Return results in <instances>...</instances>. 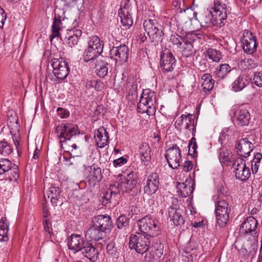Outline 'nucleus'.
<instances>
[{"instance_id":"f257e3e1","label":"nucleus","mask_w":262,"mask_h":262,"mask_svg":"<svg viewBox=\"0 0 262 262\" xmlns=\"http://www.w3.org/2000/svg\"><path fill=\"white\" fill-rule=\"evenodd\" d=\"M143 27L152 41L155 43L161 42L163 39V26L160 18L155 17L148 18L143 23Z\"/></svg>"},{"instance_id":"f03ea898","label":"nucleus","mask_w":262,"mask_h":262,"mask_svg":"<svg viewBox=\"0 0 262 262\" xmlns=\"http://www.w3.org/2000/svg\"><path fill=\"white\" fill-rule=\"evenodd\" d=\"M156 95L148 90H144L141 94L138 103V112L152 115L156 111Z\"/></svg>"},{"instance_id":"7ed1b4c3","label":"nucleus","mask_w":262,"mask_h":262,"mask_svg":"<svg viewBox=\"0 0 262 262\" xmlns=\"http://www.w3.org/2000/svg\"><path fill=\"white\" fill-rule=\"evenodd\" d=\"M137 224L139 227L137 231L148 236L155 237L160 233V228L157 221L150 216H145L139 220Z\"/></svg>"},{"instance_id":"20e7f679","label":"nucleus","mask_w":262,"mask_h":262,"mask_svg":"<svg viewBox=\"0 0 262 262\" xmlns=\"http://www.w3.org/2000/svg\"><path fill=\"white\" fill-rule=\"evenodd\" d=\"M150 237L136 231L135 234H131L129 246L131 249H134L137 252L143 254L150 247Z\"/></svg>"},{"instance_id":"39448f33","label":"nucleus","mask_w":262,"mask_h":262,"mask_svg":"<svg viewBox=\"0 0 262 262\" xmlns=\"http://www.w3.org/2000/svg\"><path fill=\"white\" fill-rule=\"evenodd\" d=\"M55 132L57 134L60 144H61L64 142L63 140L66 139L72 140L73 137L79 134L80 131L76 124L66 123L58 125Z\"/></svg>"},{"instance_id":"423d86ee","label":"nucleus","mask_w":262,"mask_h":262,"mask_svg":"<svg viewBox=\"0 0 262 262\" xmlns=\"http://www.w3.org/2000/svg\"><path fill=\"white\" fill-rule=\"evenodd\" d=\"M231 212L230 206L225 200H220L215 204V212L218 225L224 227L228 222Z\"/></svg>"},{"instance_id":"0eeeda50","label":"nucleus","mask_w":262,"mask_h":262,"mask_svg":"<svg viewBox=\"0 0 262 262\" xmlns=\"http://www.w3.org/2000/svg\"><path fill=\"white\" fill-rule=\"evenodd\" d=\"M227 0H213V7L211 8L215 18L216 21L219 23L220 27L224 25V21L227 19L228 8Z\"/></svg>"},{"instance_id":"6e6552de","label":"nucleus","mask_w":262,"mask_h":262,"mask_svg":"<svg viewBox=\"0 0 262 262\" xmlns=\"http://www.w3.org/2000/svg\"><path fill=\"white\" fill-rule=\"evenodd\" d=\"M165 158L170 167L172 169L178 168L181 160V151L177 144L166 150Z\"/></svg>"},{"instance_id":"1a4fd4ad","label":"nucleus","mask_w":262,"mask_h":262,"mask_svg":"<svg viewBox=\"0 0 262 262\" xmlns=\"http://www.w3.org/2000/svg\"><path fill=\"white\" fill-rule=\"evenodd\" d=\"M53 73L58 80H63L68 75L70 68L68 63L62 59L54 58L52 60Z\"/></svg>"},{"instance_id":"9d476101","label":"nucleus","mask_w":262,"mask_h":262,"mask_svg":"<svg viewBox=\"0 0 262 262\" xmlns=\"http://www.w3.org/2000/svg\"><path fill=\"white\" fill-rule=\"evenodd\" d=\"M242 42L243 50L247 54H252L256 51L257 43L256 37L249 30L244 31Z\"/></svg>"},{"instance_id":"9b49d317","label":"nucleus","mask_w":262,"mask_h":262,"mask_svg":"<svg viewBox=\"0 0 262 262\" xmlns=\"http://www.w3.org/2000/svg\"><path fill=\"white\" fill-rule=\"evenodd\" d=\"M233 166L235 168L234 172L236 179L244 182L250 178V170L246 166L245 160L243 158H236L233 163Z\"/></svg>"},{"instance_id":"f8f14e48","label":"nucleus","mask_w":262,"mask_h":262,"mask_svg":"<svg viewBox=\"0 0 262 262\" xmlns=\"http://www.w3.org/2000/svg\"><path fill=\"white\" fill-rule=\"evenodd\" d=\"M198 39V35L194 33H188L184 37L181 50L183 56L189 57L195 55V51L193 43Z\"/></svg>"},{"instance_id":"ddd939ff","label":"nucleus","mask_w":262,"mask_h":262,"mask_svg":"<svg viewBox=\"0 0 262 262\" xmlns=\"http://www.w3.org/2000/svg\"><path fill=\"white\" fill-rule=\"evenodd\" d=\"M160 186L159 174L156 172H152L147 177V180L143 188L144 193L148 196L156 193Z\"/></svg>"},{"instance_id":"4468645a","label":"nucleus","mask_w":262,"mask_h":262,"mask_svg":"<svg viewBox=\"0 0 262 262\" xmlns=\"http://www.w3.org/2000/svg\"><path fill=\"white\" fill-rule=\"evenodd\" d=\"M129 49L125 45L113 47L110 50V54L117 63L119 64L125 62L128 58Z\"/></svg>"},{"instance_id":"2eb2a0df","label":"nucleus","mask_w":262,"mask_h":262,"mask_svg":"<svg viewBox=\"0 0 262 262\" xmlns=\"http://www.w3.org/2000/svg\"><path fill=\"white\" fill-rule=\"evenodd\" d=\"M92 224L105 233L109 232L113 227L111 218L107 214L95 216L92 219Z\"/></svg>"},{"instance_id":"dca6fc26","label":"nucleus","mask_w":262,"mask_h":262,"mask_svg":"<svg viewBox=\"0 0 262 262\" xmlns=\"http://www.w3.org/2000/svg\"><path fill=\"white\" fill-rule=\"evenodd\" d=\"M172 205L168 209V216L176 226H181L184 224L185 221L182 215L181 211L179 209L177 205L178 200L175 198L172 199Z\"/></svg>"},{"instance_id":"f3484780","label":"nucleus","mask_w":262,"mask_h":262,"mask_svg":"<svg viewBox=\"0 0 262 262\" xmlns=\"http://www.w3.org/2000/svg\"><path fill=\"white\" fill-rule=\"evenodd\" d=\"M235 148L239 156L246 158L253 150L254 146L247 138H244L237 141Z\"/></svg>"},{"instance_id":"a211bd4d","label":"nucleus","mask_w":262,"mask_h":262,"mask_svg":"<svg viewBox=\"0 0 262 262\" xmlns=\"http://www.w3.org/2000/svg\"><path fill=\"white\" fill-rule=\"evenodd\" d=\"M193 15L203 27H209L219 25V23L216 21L212 11L208 10L204 11L199 15L198 18L196 17L197 14L196 13H194Z\"/></svg>"},{"instance_id":"6ab92c4d","label":"nucleus","mask_w":262,"mask_h":262,"mask_svg":"<svg viewBox=\"0 0 262 262\" xmlns=\"http://www.w3.org/2000/svg\"><path fill=\"white\" fill-rule=\"evenodd\" d=\"M236 121L238 125L244 126L249 123L251 116L246 107L242 105L235 112Z\"/></svg>"},{"instance_id":"aec40b11","label":"nucleus","mask_w":262,"mask_h":262,"mask_svg":"<svg viewBox=\"0 0 262 262\" xmlns=\"http://www.w3.org/2000/svg\"><path fill=\"white\" fill-rule=\"evenodd\" d=\"M176 63V59L171 52L168 51L161 55V67L165 71L170 72L172 71Z\"/></svg>"},{"instance_id":"412c9836","label":"nucleus","mask_w":262,"mask_h":262,"mask_svg":"<svg viewBox=\"0 0 262 262\" xmlns=\"http://www.w3.org/2000/svg\"><path fill=\"white\" fill-rule=\"evenodd\" d=\"M94 138L96 144L99 148H102L109 143L108 133L103 126L95 131Z\"/></svg>"},{"instance_id":"4be33fe9","label":"nucleus","mask_w":262,"mask_h":262,"mask_svg":"<svg viewBox=\"0 0 262 262\" xmlns=\"http://www.w3.org/2000/svg\"><path fill=\"white\" fill-rule=\"evenodd\" d=\"M85 244L86 242L81 235L73 234L68 239V246L70 250L76 253L81 251Z\"/></svg>"},{"instance_id":"5701e85b","label":"nucleus","mask_w":262,"mask_h":262,"mask_svg":"<svg viewBox=\"0 0 262 262\" xmlns=\"http://www.w3.org/2000/svg\"><path fill=\"white\" fill-rule=\"evenodd\" d=\"M124 5V6H121L119 11V16L120 17L122 25L127 29L132 26L133 20L130 13V6L126 3Z\"/></svg>"},{"instance_id":"b1692460","label":"nucleus","mask_w":262,"mask_h":262,"mask_svg":"<svg viewBox=\"0 0 262 262\" xmlns=\"http://www.w3.org/2000/svg\"><path fill=\"white\" fill-rule=\"evenodd\" d=\"M81 251L84 257L92 262L96 261L98 258L99 252L98 250L92 243L89 242H86V244Z\"/></svg>"},{"instance_id":"393cba45","label":"nucleus","mask_w":262,"mask_h":262,"mask_svg":"<svg viewBox=\"0 0 262 262\" xmlns=\"http://www.w3.org/2000/svg\"><path fill=\"white\" fill-rule=\"evenodd\" d=\"M105 233L98 228L95 227L94 225L92 224V226L88 229L85 234V238L90 241H98L102 239Z\"/></svg>"},{"instance_id":"a878e982","label":"nucleus","mask_w":262,"mask_h":262,"mask_svg":"<svg viewBox=\"0 0 262 262\" xmlns=\"http://www.w3.org/2000/svg\"><path fill=\"white\" fill-rule=\"evenodd\" d=\"M66 140L64 143L60 144L61 148L65 149L73 157L80 156L81 154L80 147L76 143L72 142L71 140Z\"/></svg>"},{"instance_id":"bb28decb","label":"nucleus","mask_w":262,"mask_h":262,"mask_svg":"<svg viewBox=\"0 0 262 262\" xmlns=\"http://www.w3.org/2000/svg\"><path fill=\"white\" fill-rule=\"evenodd\" d=\"M185 119L184 120V130L185 136L187 137H189L191 134L194 136V133L196 132V129L194 126V117L193 115L188 114L186 115Z\"/></svg>"},{"instance_id":"cd10ccee","label":"nucleus","mask_w":262,"mask_h":262,"mask_svg":"<svg viewBox=\"0 0 262 262\" xmlns=\"http://www.w3.org/2000/svg\"><path fill=\"white\" fill-rule=\"evenodd\" d=\"M257 221L252 216L248 217L242 224L240 230L243 234L254 232L257 227Z\"/></svg>"},{"instance_id":"c85d7f7f","label":"nucleus","mask_w":262,"mask_h":262,"mask_svg":"<svg viewBox=\"0 0 262 262\" xmlns=\"http://www.w3.org/2000/svg\"><path fill=\"white\" fill-rule=\"evenodd\" d=\"M108 59H99L95 64L96 72L97 75L101 78H104L108 73Z\"/></svg>"},{"instance_id":"c756f323","label":"nucleus","mask_w":262,"mask_h":262,"mask_svg":"<svg viewBox=\"0 0 262 262\" xmlns=\"http://www.w3.org/2000/svg\"><path fill=\"white\" fill-rule=\"evenodd\" d=\"M60 193L61 190L57 186H52L49 188L47 195L48 198H50V201L53 205L57 206L58 201L62 204V200H60L61 199Z\"/></svg>"},{"instance_id":"7c9ffc66","label":"nucleus","mask_w":262,"mask_h":262,"mask_svg":"<svg viewBox=\"0 0 262 262\" xmlns=\"http://www.w3.org/2000/svg\"><path fill=\"white\" fill-rule=\"evenodd\" d=\"M163 253V250L162 248L152 250L145 254L143 262H160Z\"/></svg>"},{"instance_id":"2f4dec72","label":"nucleus","mask_w":262,"mask_h":262,"mask_svg":"<svg viewBox=\"0 0 262 262\" xmlns=\"http://www.w3.org/2000/svg\"><path fill=\"white\" fill-rule=\"evenodd\" d=\"M249 84V81L245 75H240L232 83V90L239 92Z\"/></svg>"},{"instance_id":"473e14b6","label":"nucleus","mask_w":262,"mask_h":262,"mask_svg":"<svg viewBox=\"0 0 262 262\" xmlns=\"http://www.w3.org/2000/svg\"><path fill=\"white\" fill-rule=\"evenodd\" d=\"M61 24V16L55 12L52 26V34L50 35V40L51 42L55 37L60 35L59 31Z\"/></svg>"},{"instance_id":"72a5a7b5","label":"nucleus","mask_w":262,"mask_h":262,"mask_svg":"<svg viewBox=\"0 0 262 262\" xmlns=\"http://www.w3.org/2000/svg\"><path fill=\"white\" fill-rule=\"evenodd\" d=\"M201 82L203 91L206 93L213 89L214 81L210 74L206 73L201 77Z\"/></svg>"},{"instance_id":"f704fd0d","label":"nucleus","mask_w":262,"mask_h":262,"mask_svg":"<svg viewBox=\"0 0 262 262\" xmlns=\"http://www.w3.org/2000/svg\"><path fill=\"white\" fill-rule=\"evenodd\" d=\"M219 159L220 162L226 165H229L231 161V152L226 147H222L219 150Z\"/></svg>"},{"instance_id":"c9c22d12","label":"nucleus","mask_w":262,"mask_h":262,"mask_svg":"<svg viewBox=\"0 0 262 262\" xmlns=\"http://www.w3.org/2000/svg\"><path fill=\"white\" fill-rule=\"evenodd\" d=\"M231 71V67L228 64H221L214 71V75L219 80L223 79Z\"/></svg>"},{"instance_id":"e433bc0d","label":"nucleus","mask_w":262,"mask_h":262,"mask_svg":"<svg viewBox=\"0 0 262 262\" xmlns=\"http://www.w3.org/2000/svg\"><path fill=\"white\" fill-rule=\"evenodd\" d=\"M150 148L148 143H143L139 148V153L142 161L148 162L151 159Z\"/></svg>"},{"instance_id":"4c0bfd02","label":"nucleus","mask_w":262,"mask_h":262,"mask_svg":"<svg viewBox=\"0 0 262 262\" xmlns=\"http://www.w3.org/2000/svg\"><path fill=\"white\" fill-rule=\"evenodd\" d=\"M120 182L121 183V189H123V192L135 191L137 186V181H126L121 179Z\"/></svg>"},{"instance_id":"58836bf2","label":"nucleus","mask_w":262,"mask_h":262,"mask_svg":"<svg viewBox=\"0 0 262 262\" xmlns=\"http://www.w3.org/2000/svg\"><path fill=\"white\" fill-rule=\"evenodd\" d=\"M206 57L214 62H219L222 58L221 53L214 49H208L207 51Z\"/></svg>"},{"instance_id":"ea45409f","label":"nucleus","mask_w":262,"mask_h":262,"mask_svg":"<svg viewBox=\"0 0 262 262\" xmlns=\"http://www.w3.org/2000/svg\"><path fill=\"white\" fill-rule=\"evenodd\" d=\"M261 158L262 154L261 153L257 152L254 155L253 160L251 161V169L253 174L257 172Z\"/></svg>"},{"instance_id":"a19ab883","label":"nucleus","mask_w":262,"mask_h":262,"mask_svg":"<svg viewBox=\"0 0 262 262\" xmlns=\"http://www.w3.org/2000/svg\"><path fill=\"white\" fill-rule=\"evenodd\" d=\"M178 188L180 190L182 196L186 198L189 196L192 192L193 188L192 186L187 185L186 183H180L178 184Z\"/></svg>"},{"instance_id":"79ce46f5","label":"nucleus","mask_w":262,"mask_h":262,"mask_svg":"<svg viewBox=\"0 0 262 262\" xmlns=\"http://www.w3.org/2000/svg\"><path fill=\"white\" fill-rule=\"evenodd\" d=\"M88 46L90 47L94 46L95 48H98L103 50L104 43L103 41L97 36H92L89 38Z\"/></svg>"},{"instance_id":"37998d69","label":"nucleus","mask_w":262,"mask_h":262,"mask_svg":"<svg viewBox=\"0 0 262 262\" xmlns=\"http://www.w3.org/2000/svg\"><path fill=\"white\" fill-rule=\"evenodd\" d=\"M12 151L10 144L5 140L0 141V155L4 156L9 155Z\"/></svg>"},{"instance_id":"c03bdc74","label":"nucleus","mask_w":262,"mask_h":262,"mask_svg":"<svg viewBox=\"0 0 262 262\" xmlns=\"http://www.w3.org/2000/svg\"><path fill=\"white\" fill-rule=\"evenodd\" d=\"M11 163L7 159H0V176L9 171L11 167Z\"/></svg>"},{"instance_id":"a18cd8bd","label":"nucleus","mask_w":262,"mask_h":262,"mask_svg":"<svg viewBox=\"0 0 262 262\" xmlns=\"http://www.w3.org/2000/svg\"><path fill=\"white\" fill-rule=\"evenodd\" d=\"M8 174L10 181H16L19 177L18 166L14 164L11 163V167L8 171Z\"/></svg>"},{"instance_id":"49530a36","label":"nucleus","mask_w":262,"mask_h":262,"mask_svg":"<svg viewBox=\"0 0 262 262\" xmlns=\"http://www.w3.org/2000/svg\"><path fill=\"white\" fill-rule=\"evenodd\" d=\"M99 55L95 53L94 52L92 51L91 49L87 48L83 53V60L85 62H89L91 60H94L96 59Z\"/></svg>"},{"instance_id":"de8ad7c7","label":"nucleus","mask_w":262,"mask_h":262,"mask_svg":"<svg viewBox=\"0 0 262 262\" xmlns=\"http://www.w3.org/2000/svg\"><path fill=\"white\" fill-rule=\"evenodd\" d=\"M126 92L128 93V96L130 95L137 97V85L134 81H129L126 85Z\"/></svg>"},{"instance_id":"09e8293b","label":"nucleus","mask_w":262,"mask_h":262,"mask_svg":"<svg viewBox=\"0 0 262 262\" xmlns=\"http://www.w3.org/2000/svg\"><path fill=\"white\" fill-rule=\"evenodd\" d=\"M108 192L112 193L114 195V198L118 194L124 193L123 189H121L120 182H115L113 184H111L108 188Z\"/></svg>"},{"instance_id":"8fccbe9b","label":"nucleus","mask_w":262,"mask_h":262,"mask_svg":"<svg viewBox=\"0 0 262 262\" xmlns=\"http://www.w3.org/2000/svg\"><path fill=\"white\" fill-rule=\"evenodd\" d=\"M129 219L125 215L122 214L119 216L116 221V225L119 229H122L128 225Z\"/></svg>"},{"instance_id":"3c124183","label":"nucleus","mask_w":262,"mask_h":262,"mask_svg":"<svg viewBox=\"0 0 262 262\" xmlns=\"http://www.w3.org/2000/svg\"><path fill=\"white\" fill-rule=\"evenodd\" d=\"M91 167V169L93 170L92 174L89 177H91V179H92L95 181H100L102 178L101 170L99 167L95 168V167Z\"/></svg>"},{"instance_id":"603ef678","label":"nucleus","mask_w":262,"mask_h":262,"mask_svg":"<svg viewBox=\"0 0 262 262\" xmlns=\"http://www.w3.org/2000/svg\"><path fill=\"white\" fill-rule=\"evenodd\" d=\"M184 37H181L178 34H172L170 37V41L178 48H180L183 43Z\"/></svg>"},{"instance_id":"864d4df0","label":"nucleus","mask_w":262,"mask_h":262,"mask_svg":"<svg viewBox=\"0 0 262 262\" xmlns=\"http://www.w3.org/2000/svg\"><path fill=\"white\" fill-rule=\"evenodd\" d=\"M76 2V0H56L55 4L56 7L63 9L64 7L69 6L71 3Z\"/></svg>"},{"instance_id":"5fc2aeb1","label":"nucleus","mask_w":262,"mask_h":262,"mask_svg":"<svg viewBox=\"0 0 262 262\" xmlns=\"http://www.w3.org/2000/svg\"><path fill=\"white\" fill-rule=\"evenodd\" d=\"M253 81L257 86L262 87V72H255L253 77Z\"/></svg>"},{"instance_id":"6e6d98bb","label":"nucleus","mask_w":262,"mask_h":262,"mask_svg":"<svg viewBox=\"0 0 262 262\" xmlns=\"http://www.w3.org/2000/svg\"><path fill=\"white\" fill-rule=\"evenodd\" d=\"M186 115L182 114L176 120L174 123V125L178 130H179L180 131L182 130V126L183 125L184 122V120H185V118H186Z\"/></svg>"},{"instance_id":"4d7b16f0","label":"nucleus","mask_w":262,"mask_h":262,"mask_svg":"<svg viewBox=\"0 0 262 262\" xmlns=\"http://www.w3.org/2000/svg\"><path fill=\"white\" fill-rule=\"evenodd\" d=\"M42 223L44 227L45 230L48 232L50 235L51 236L52 234V228L51 223L48 219H43Z\"/></svg>"},{"instance_id":"13d9d810","label":"nucleus","mask_w":262,"mask_h":262,"mask_svg":"<svg viewBox=\"0 0 262 262\" xmlns=\"http://www.w3.org/2000/svg\"><path fill=\"white\" fill-rule=\"evenodd\" d=\"M79 39L77 36H74L73 35H70L68 37L67 43L68 44L69 47L72 48L78 43Z\"/></svg>"},{"instance_id":"bf43d9fd","label":"nucleus","mask_w":262,"mask_h":262,"mask_svg":"<svg viewBox=\"0 0 262 262\" xmlns=\"http://www.w3.org/2000/svg\"><path fill=\"white\" fill-rule=\"evenodd\" d=\"M94 89L97 91H101L104 87V83L101 80H94Z\"/></svg>"},{"instance_id":"052dcab7","label":"nucleus","mask_w":262,"mask_h":262,"mask_svg":"<svg viewBox=\"0 0 262 262\" xmlns=\"http://www.w3.org/2000/svg\"><path fill=\"white\" fill-rule=\"evenodd\" d=\"M0 230L9 231V223L7 222V219L6 217H2L0 220Z\"/></svg>"},{"instance_id":"680f3d73","label":"nucleus","mask_w":262,"mask_h":262,"mask_svg":"<svg viewBox=\"0 0 262 262\" xmlns=\"http://www.w3.org/2000/svg\"><path fill=\"white\" fill-rule=\"evenodd\" d=\"M57 113L58 115L62 119L67 118L69 116V112L61 107H58L57 109Z\"/></svg>"},{"instance_id":"e2e57ef3","label":"nucleus","mask_w":262,"mask_h":262,"mask_svg":"<svg viewBox=\"0 0 262 262\" xmlns=\"http://www.w3.org/2000/svg\"><path fill=\"white\" fill-rule=\"evenodd\" d=\"M124 178L123 180H125L126 181H136V174L133 171L125 172Z\"/></svg>"},{"instance_id":"0e129e2a","label":"nucleus","mask_w":262,"mask_h":262,"mask_svg":"<svg viewBox=\"0 0 262 262\" xmlns=\"http://www.w3.org/2000/svg\"><path fill=\"white\" fill-rule=\"evenodd\" d=\"M7 18V15L4 10L0 6V27L3 26L5 20Z\"/></svg>"},{"instance_id":"69168bd1","label":"nucleus","mask_w":262,"mask_h":262,"mask_svg":"<svg viewBox=\"0 0 262 262\" xmlns=\"http://www.w3.org/2000/svg\"><path fill=\"white\" fill-rule=\"evenodd\" d=\"M198 147V145L196 143H194L193 144H189L188 145V148L189 150L188 152L190 155H193V157L195 156V155L197 154L196 149Z\"/></svg>"},{"instance_id":"338daca9","label":"nucleus","mask_w":262,"mask_h":262,"mask_svg":"<svg viewBox=\"0 0 262 262\" xmlns=\"http://www.w3.org/2000/svg\"><path fill=\"white\" fill-rule=\"evenodd\" d=\"M8 231H6V230H0V242H6L8 241Z\"/></svg>"},{"instance_id":"774afa93","label":"nucleus","mask_w":262,"mask_h":262,"mask_svg":"<svg viewBox=\"0 0 262 262\" xmlns=\"http://www.w3.org/2000/svg\"><path fill=\"white\" fill-rule=\"evenodd\" d=\"M193 165L190 161H186L184 162L183 169L185 172H188L192 169Z\"/></svg>"}]
</instances>
